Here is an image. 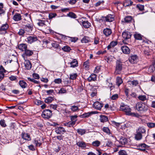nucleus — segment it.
Listing matches in <instances>:
<instances>
[{
  "instance_id": "nucleus-45",
  "label": "nucleus",
  "mask_w": 155,
  "mask_h": 155,
  "mask_svg": "<svg viewBox=\"0 0 155 155\" xmlns=\"http://www.w3.org/2000/svg\"><path fill=\"white\" fill-rule=\"evenodd\" d=\"M102 130L107 134H110V131L107 127H104L102 128Z\"/></svg>"
},
{
  "instance_id": "nucleus-29",
  "label": "nucleus",
  "mask_w": 155,
  "mask_h": 155,
  "mask_svg": "<svg viewBox=\"0 0 155 155\" xmlns=\"http://www.w3.org/2000/svg\"><path fill=\"white\" fill-rule=\"evenodd\" d=\"M91 23L87 21H83L82 22V26L85 28H88L91 26Z\"/></svg>"
},
{
  "instance_id": "nucleus-3",
  "label": "nucleus",
  "mask_w": 155,
  "mask_h": 155,
  "mask_svg": "<svg viewBox=\"0 0 155 155\" xmlns=\"http://www.w3.org/2000/svg\"><path fill=\"white\" fill-rule=\"evenodd\" d=\"M52 115V111L49 109H45L43 111L41 114V116L44 118L49 119Z\"/></svg>"
},
{
  "instance_id": "nucleus-9",
  "label": "nucleus",
  "mask_w": 155,
  "mask_h": 155,
  "mask_svg": "<svg viewBox=\"0 0 155 155\" xmlns=\"http://www.w3.org/2000/svg\"><path fill=\"white\" fill-rule=\"evenodd\" d=\"M93 107L95 109L98 110H100L103 107V104L97 101L94 103L93 104Z\"/></svg>"
},
{
  "instance_id": "nucleus-8",
  "label": "nucleus",
  "mask_w": 155,
  "mask_h": 155,
  "mask_svg": "<svg viewBox=\"0 0 155 155\" xmlns=\"http://www.w3.org/2000/svg\"><path fill=\"white\" fill-rule=\"evenodd\" d=\"M103 19L105 20L106 21L110 22L114 20V16L113 15L109 14L107 16L104 17Z\"/></svg>"
},
{
  "instance_id": "nucleus-62",
  "label": "nucleus",
  "mask_w": 155,
  "mask_h": 155,
  "mask_svg": "<svg viewBox=\"0 0 155 155\" xmlns=\"http://www.w3.org/2000/svg\"><path fill=\"white\" fill-rule=\"evenodd\" d=\"M147 126L149 127L152 128L154 127L155 124L153 123H148L147 124Z\"/></svg>"
},
{
  "instance_id": "nucleus-13",
  "label": "nucleus",
  "mask_w": 155,
  "mask_h": 155,
  "mask_svg": "<svg viewBox=\"0 0 155 155\" xmlns=\"http://www.w3.org/2000/svg\"><path fill=\"white\" fill-rule=\"evenodd\" d=\"M97 79V75L96 74H92L88 78L87 80L88 81H94Z\"/></svg>"
},
{
  "instance_id": "nucleus-24",
  "label": "nucleus",
  "mask_w": 155,
  "mask_h": 155,
  "mask_svg": "<svg viewBox=\"0 0 155 155\" xmlns=\"http://www.w3.org/2000/svg\"><path fill=\"white\" fill-rule=\"evenodd\" d=\"M123 80L122 78L120 77H117L116 78V84L118 87L119 86L123 83Z\"/></svg>"
},
{
  "instance_id": "nucleus-28",
  "label": "nucleus",
  "mask_w": 155,
  "mask_h": 155,
  "mask_svg": "<svg viewBox=\"0 0 155 155\" xmlns=\"http://www.w3.org/2000/svg\"><path fill=\"white\" fill-rule=\"evenodd\" d=\"M25 30L28 32H31L32 30L33 26L30 24H28L25 26Z\"/></svg>"
},
{
  "instance_id": "nucleus-33",
  "label": "nucleus",
  "mask_w": 155,
  "mask_h": 155,
  "mask_svg": "<svg viewBox=\"0 0 155 155\" xmlns=\"http://www.w3.org/2000/svg\"><path fill=\"white\" fill-rule=\"evenodd\" d=\"M119 142L122 145H124L127 143V139L124 137H122L120 139Z\"/></svg>"
},
{
  "instance_id": "nucleus-37",
  "label": "nucleus",
  "mask_w": 155,
  "mask_h": 155,
  "mask_svg": "<svg viewBox=\"0 0 155 155\" xmlns=\"http://www.w3.org/2000/svg\"><path fill=\"white\" fill-rule=\"evenodd\" d=\"M134 37L135 39L138 40H141L143 36L140 34L136 33L134 35Z\"/></svg>"
},
{
  "instance_id": "nucleus-30",
  "label": "nucleus",
  "mask_w": 155,
  "mask_h": 155,
  "mask_svg": "<svg viewBox=\"0 0 155 155\" xmlns=\"http://www.w3.org/2000/svg\"><path fill=\"white\" fill-rule=\"evenodd\" d=\"M45 21L41 20H38L37 21L38 25L41 27H43L45 25Z\"/></svg>"
},
{
  "instance_id": "nucleus-61",
  "label": "nucleus",
  "mask_w": 155,
  "mask_h": 155,
  "mask_svg": "<svg viewBox=\"0 0 155 155\" xmlns=\"http://www.w3.org/2000/svg\"><path fill=\"white\" fill-rule=\"evenodd\" d=\"M118 97V95L117 94L113 95L111 97V99L112 100H116Z\"/></svg>"
},
{
  "instance_id": "nucleus-35",
  "label": "nucleus",
  "mask_w": 155,
  "mask_h": 155,
  "mask_svg": "<svg viewBox=\"0 0 155 155\" xmlns=\"http://www.w3.org/2000/svg\"><path fill=\"white\" fill-rule=\"evenodd\" d=\"M148 71L150 73L155 72V67L153 65H150L148 69Z\"/></svg>"
},
{
  "instance_id": "nucleus-56",
  "label": "nucleus",
  "mask_w": 155,
  "mask_h": 155,
  "mask_svg": "<svg viewBox=\"0 0 155 155\" xmlns=\"http://www.w3.org/2000/svg\"><path fill=\"white\" fill-rule=\"evenodd\" d=\"M71 121H75V124L76 121V118L77 117V116H70Z\"/></svg>"
},
{
  "instance_id": "nucleus-40",
  "label": "nucleus",
  "mask_w": 155,
  "mask_h": 155,
  "mask_svg": "<svg viewBox=\"0 0 155 155\" xmlns=\"http://www.w3.org/2000/svg\"><path fill=\"white\" fill-rule=\"evenodd\" d=\"M25 52V54L27 56H30L33 54V52L32 51L26 49Z\"/></svg>"
},
{
  "instance_id": "nucleus-16",
  "label": "nucleus",
  "mask_w": 155,
  "mask_h": 155,
  "mask_svg": "<svg viewBox=\"0 0 155 155\" xmlns=\"http://www.w3.org/2000/svg\"><path fill=\"white\" fill-rule=\"evenodd\" d=\"M18 48L22 51H25L27 49V45L25 44H20L18 46Z\"/></svg>"
},
{
  "instance_id": "nucleus-58",
  "label": "nucleus",
  "mask_w": 155,
  "mask_h": 155,
  "mask_svg": "<svg viewBox=\"0 0 155 155\" xmlns=\"http://www.w3.org/2000/svg\"><path fill=\"white\" fill-rule=\"evenodd\" d=\"M129 115H130L135 117H139V114L137 113H131V112L130 113V114Z\"/></svg>"
},
{
  "instance_id": "nucleus-14",
  "label": "nucleus",
  "mask_w": 155,
  "mask_h": 155,
  "mask_svg": "<svg viewBox=\"0 0 155 155\" xmlns=\"http://www.w3.org/2000/svg\"><path fill=\"white\" fill-rule=\"evenodd\" d=\"M111 30L109 28H106L103 30V33L106 36H109L111 33Z\"/></svg>"
},
{
  "instance_id": "nucleus-64",
  "label": "nucleus",
  "mask_w": 155,
  "mask_h": 155,
  "mask_svg": "<svg viewBox=\"0 0 155 155\" xmlns=\"http://www.w3.org/2000/svg\"><path fill=\"white\" fill-rule=\"evenodd\" d=\"M66 91L65 89L62 88H61L60 90L59 91V94H63V93H66Z\"/></svg>"
},
{
  "instance_id": "nucleus-42",
  "label": "nucleus",
  "mask_w": 155,
  "mask_h": 155,
  "mask_svg": "<svg viewBox=\"0 0 155 155\" xmlns=\"http://www.w3.org/2000/svg\"><path fill=\"white\" fill-rule=\"evenodd\" d=\"M138 98L140 100L142 101H144L147 100L146 96L145 95H139Z\"/></svg>"
},
{
  "instance_id": "nucleus-43",
  "label": "nucleus",
  "mask_w": 155,
  "mask_h": 155,
  "mask_svg": "<svg viewBox=\"0 0 155 155\" xmlns=\"http://www.w3.org/2000/svg\"><path fill=\"white\" fill-rule=\"evenodd\" d=\"M67 15L71 18H77L76 15L74 13L71 12L67 14Z\"/></svg>"
},
{
  "instance_id": "nucleus-23",
  "label": "nucleus",
  "mask_w": 155,
  "mask_h": 155,
  "mask_svg": "<svg viewBox=\"0 0 155 155\" xmlns=\"http://www.w3.org/2000/svg\"><path fill=\"white\" fill-rule=\"evenodd\" d=\"M76 144L79 147L82 148H84L86 147V143L83 141L78 142L76 143Z\"/></svg>"
},
{
  "instance_id": "nucleus-52",
  "label": "nucleus",
  "mask_w": 155,
  "mask_h": 155,
  "mask_svg": "<svg viewBox=\"0 0 155 155\" xmlns=\"http://www.w3.org/2000/svg\"><path fill=\"white\" fill-rule=\"evenodd\" d=\"M40 140H35L34 142V143L36 145V146L40 147L41 145V143L39 142Z\"/></svg>"
},
{
  "instance_id": "nucleus-59",
  "label": "nucleus",
  "mask_w": 155,
  "mask_h": 155,
  "mask_svg": "<svg viewBox=\"0 0 155 155\" xmlns=\"http://www.w3.org/2000/svg\"><path fill=\"white\" fill-rule=\"evenodd\" d=\"M101 69V66H97L94 70V72L95 73H97L99 72Z\"/></svg>"
},
{
  "instance_id": "nucleus-41",
  "label": "nucleus",
  "mask_w": 155,
  "mask_h": 155,
  "mask_svg": "<svg viewBox=\"0 0 155 155\" xmlns=\"http://www.w3.org/2000/svg\"><path fill=\"white\" fill-rule=\"evenodd\" d=\"M128 82L130 85L134 86H136L138 84V82L137 80H134L132 81H129Z\"/></svg>"
},
{
  "instance_id": "nucleus-55",
  "label": "nucleus",
  "mask_w": 155,
  "mask_h": 155,
  "mask_svg": "<svg viewBox=\"0 0 155 155\" xmlns=\"http://www.w3.org/2000/svg\"><path fill=\"white\" fill-rule=\"evenodd\" d=\"M137 7L138 9L141 11H143L144 9V6L143 5H137Z\"/></svg>"
},
{
  "instance_id": "nucleus-50",
  "label": "nucleus",
  "mask_w": 155,
  "mask_h": 155,
  "mask_svg": "<svg viewBox=\"0 0 155 155\" xmlns=\"http://www.w3.org/2000/svg\"><path fill=\"white\" fill-rule=\"evenodd\" d=\"M77 76V74L76 73L71 74L70 75V78L72 80L76 79Z\"/></svg>"
},
{
  "instance_id": "nucleus-20",
  "label": "nucleus",
  "mask_w": 155,
  "mask_h": 155,
  "mask_svg": "<svg viewBox=\"0 0 155 155\" xmlns=\"http://www.w3.org/2000/svg\"><path fill=\"white\" fill-rule=\"evenodd\" d=\"M117 44V41H111L110 44L107 46V48L108 49H109L112 48L114 47Z\"/></svg>"
},
{
  "instance_id": "nucleus-47",
  "label": "nucleus",
  "mask_w": 155,
  "mask_h": 155,
  "mask_svg": "<svg viewBox=\"0 0 155 155\" xmlns=\"http://www.w3.org/2000/svg\"><path fill=\"white\" fill-rule=\"evenodd\" d=\"M100 142L98 140H96L94 141L92 143L93 146L95 147H98L100 144Z\"/></svg>"
},
{
  "instance_id": "nucleus-2",
  "label": "nucleus",
  "mask_w": 155,
  "mask_h": 155,
  "mask_svg": "<svg viewBox=\"0 0 155 155\" xmlns=\"http://www.w3.org/2000/svg\"><path fill=\"white\" fill-rule=\"evenodd\" d=\"M132 35V34L129 32L126 31H124L122 35L123 38L124 39L123 40V42L125 44H128L127 40L131 38Z\"/></svg>"
},
{
  "instance_id": "nucleus-32",
  "label": "nucleus",
  "mask_w": 155,
  "mask_h": 155,
  "mask_svg": "<svg viewBox=\"0 0 155 155\" xmlns=\"http://www.w3.org/2000/svg\"><path fill=\"white\" fill-rule=\"evenodd\" d=\"M142 138V135L136 132V134H135V138L137 140H140Z\"/></svg>"
},
{
  "instance_id": "nucleus-10",
  "label": "nucleus",
  "mask_w": 155,
  "mask_h": 155,
  "mask_svg": "<svg viewBox=\"0 0 155 155\" xmlns=\"http://www.w3.org/2000/svg\"><path fill=\"white\" fill-rule=\"evenodd\" d=\"M22 138L25 140H31L30 135L28 133L23 132L21 134Z\"/></svg>"
},
{
  "instance_id": "nucleus-18",
  "label": "nucleus",
  "mask_w": 155,
  "mask_h": 155,
  "mask_svg": "<svg viewBox=\"0 0 155 155\" xmlns=\"http://www.w3.org/2000/svg\"><path fill=\"white\" fill-rule=\"evenodd\" d=\"M100 120L101 122L104 123L108 121V117L107 116L101 115L100 116Z\"/></svg>"
},
{
  "instance_id": "nucleus-39",
  "label": "nucleus",
  "mask_w": 155,
  "mask_h": 155,
  "mask_svg": "<svg viewBox=\"0 0 155 155\" xmlns=\"http://www.w3.org/2000/svg\"><path fill=\"white\" fill-rule=\"evenodd\" d=\"M70 109L73 112H76L79 110L78 107L77 106L75 105L71 106Z\"/></svg>"
},
{
  "instance_id": "nucleus-44",
  "label": "nucleus",
  "mask_w": 155,
  "mask_h": 155,
  "mask_svg": "<svg viewBox=\"0 0 155 155\" xmlns=\"http://www.w3.org/2000/svg\"><path fill=\"white\" fill-rule=\"evenodd\" d=\"M5 11L3 9V5L2 3H0V15L5 13Z\"/></svg>"
},
{
  "instance_id": "nucleus-53",
  "label": "nucleus",
  "mask_w": 155,
  "mask_h": 155,
  "mask_svg": "<svg viewBox=\"0 0 155 155\" xmlns=\"http://www.w3.org/2000/svg\"><path fill=\"white\" fill-rule=\"evenodd\" d=\"M119 155H127V152L124 150H121L118 152Z\"/></svg>"
},
{
  "instance_id": "nucleus-4",
  "label": "nucleus",
  "mask_w": 155,
  "mask_h": 155,
  "mask_svg": "<svg viewBox=\"0 0 155 155\" xmlns=\"http://www.w3.org/2000/svg\"><path fill=\"white\" fill-rule=\"evenodd\" d=\"M120 109L121 110L125 112L127 115H129L131 111V109L130 107L128 106L125 105L121 106Z\"/></svg>"
},
{
  "instance_id": "nucleus-17",
  "label": "nucleus",
  "mask_w": 155,
  "mask_h": 155,
  "mask_svg": "<svg viewBox=\"0 0 155 155\" xmlns=\"http://www.w3.org/2000/svg\"><path fill=\"white\" fill-rule=\"evenodd\" d=\"M21 16L20 14L16 13L13 17V19L15 21H19L21 20Z\"/></svg>"
},
{
  "instance_id": "nucleus-7",
  "label": "nucleus",
  "mask_w": 155,
  "mask_h": 155,
  "mask_svg": "<svg viewBox=\"0 0 155 155\" xmlns=\"http://www.w3.org/2000/svg\"><path fill=\"white\" fill-rule=\"evenodd\" d=\"M38 40L37 37L36 36H30L28 37L26 39L27 42L30 44H31Z\"/></svg>"
},
{
  "instance_id": "nucleus-63",
  "label": "nucleus",
  "mask_w": 155,
  "mask_h": 155,
  "mask_svg": "<svg viewBox=\"0 0 155 155\" xmlns=\"http://www.w3.org/2000/svg\"><path fill=\"white\" fill-rule=\"evenodd\" d=\"M112 123L113 126H116V127H119V126L120 124V123H117L114 121H112Z\"/></svg>"
},
{
  "instance_id": "nucleus-57",
  "label": "nucleus",
  "mask_w": 155,
  "mask_h": 155,
  "mask_svg": "<svg viewBox=\"0 0 155 155\" xmlns=\"http://www.w3.org/2000/svg\"><path fill=\"white\" fill-rule=\"evenodd\" d=\"M0 124L3 127H5L6 126L5 120L4 119L2 120H0Z\"/></svg>"
},
{
  "instance_id": "nucleus-5",
  "label": "nucleus",
  "mask_w": 155,
  "mask_h": 155,
  "mask_svg": "<svg viewBox=\"0 0 155 155\" xmlns=\"http://www.w3.org/2000/svg\"><path fill=\"white\" fill-rule=\"evenodd\" d=\"M122 69V64L121 62L119 61H117L116 66L115 73L116 74H119Z\"/></svg>"
},
{
  "instance_id": "nucleus-21",
  "label": "nucleus",
  "mask_w": 155,
  "mask_h": 155,
  "mask_svg": "<svg viewBox=\"0 0 155 155\" xmlns=\"http://www.w3.org/2000/svg\"><path fill=\"white\" fill-rule=\"evenodd\" d=\"M139 149L142 151L145 150V148H148L149 146L145 143H141L139 144Z\"/></svg>"
},
{
  "instance_id": "nucleus-11",
  "label": "nucleus",
  "mask_w": 155,
  "mask_h": 155,
  "mask_svg": "<svg viewBox=\"0 0 155 155\" xmlns=\"http://www.w3.org/2000/svg\"><path fill=\"white\" fill-rule=\"evenodd\" d=\"M137 57L136 55L131 56L129 58V61L132 64H134L137 62Z\"/></svg>"
},
{
  "instance_id": "nucleus-38",
  "label": "nucleus",
  "mask_w": 155,
  "mask_h": 155,
  "mask_svg": "<svg viewBox=\"0 0 155 155\" xmlns=\"http://www.w3.org/2000/svg\"><path fill=\"white\" fill-rule=\"evenodd\" d=\"M54 100V98L52 97H48L45 99V102L47 104L51 103Z\"/></svg>"
},
{
  "instance_id": "nucleus-36",
  "label": "nucleus",
  "mask_w": 155,
  "mask_h": 155,
  "mask_svg": "<svg viewBox=\"0 0 155 155\" xmlns=\"http://www.w3.org/2000/svg\"><path fill=\"white\" fill-rule=\"evenodd\" d=\"M65 126H67L68 127H72L75 124V121H69L68 123H66L64 124Z\"/></svg>"
},
{
  "instance_id": "nucleus-1",
  "label": "nucleus",
  "mask_w": 155,
  "mask_h": 155,
  "mask_svg": "<svg viewBox=\"0 0 155 155\" xmlns=\"http://www.w3.org/2000/svg\"><path fill=\"white\" fill-rule=\"evenodd\" d=\"M136 109L140 112H143L147 111L148 108V106L145 103L142 102L137 103L136 105Z\"/></svg>"
},
{
  "instance_id": "nucleus-12",
  "label": "nucleus",
  "mask_w": 155,
  "mask_h": 155,
  "mask_svg": "<svg viewBox=\"0 0 155 155\" xmlns=\"http://www.w3.org/2000/svg\"><path fill=\"white\" fill-rule=\"evenodd\" d=\"M121 49L123 53L126 54H128L130 53V49L126 46H123L121 47Z\"/></svg>"
},
{
  "instance_id": "nucleus-54",
  "label": "nucleus",
  "mask_w": 155,
  "mask_h": 155,
  "mask_svg": "<svg viewBox=\"0 0 155 155\" xmlns=\"http://www.w3.org/2000/svg\"><path fill=\"white\" fill-rule=\"evenodd\" d=\"M25 33V31L24 29H21L19 30V31L18 32V34L20 36H23Z\"/></svg>"
},
{
  "instance_id": "nucleus-46",
  "label": "nucleus",
  "mask_w": 155,
  "mask_h": 155,
  "mask_svg": "<svg viewBox=\"0 0 155 155\" xmlns=\"http://www.w3.org/2000/svg\"><path fill=\"white\" fill-rule=\"evenodd\" d=\"M62 49L63 51L66 52L69 51L71 50L69 46H64L62 48Z\"/></svg>"
},
{
  "instance_id": "nucleus-49",
  "label": "nucleus",
  "mask_w": 155,
  "mask_h": 155,
  "mask_svg": "<svg viewBox=\"0 0 155 155\" xmlns=\"http://www.w3.org/2000/svg\"><path fill=\"white\" fill-rule=\"evenodd\" d=\"M77 132L80 134L82 135L85 133V131L84 130L78 129L77 130Z\"/></svg>"
},
{
  "instance_id": "nucleus-19",
  "label": "nucleus",
  "mask_w": 155,
  "mask_h": 155,
  "mask_svg": "<svg viewBox=\"0 0 155 155\" xmlns=\"http://www.w3.org/2000/svg\"><path fill=\"white\" fill-rule=\"evenodd\" d=\"M24 64L27 69L29 70L31 68V64L29 60L26 61L24 63Z\"/></svg>"
},
{
  "instance_id": "nucleus-34",
  "label": "nucleus",
  "mask_w": 155,
  "mask_h": 155,
  "mask_svg": "<svg viewBox=\"0 0 155 155\" xmlns=\"http://www.w3.org/2000/svg\"><path fill=\"white\" fill-rule=\"evenodd\" d=\"M90 41V38L87 36H84L81 40V42L82 43H88Z\"/></svg>"
},
{
  "instance_id": "nucleus-51",
  "label": "nucleus",
  "mask_w": 155,
  "mask_h": 155,
  "mask_svg": "<svg viewBox=\"0 0 155 155\" xmlns=\"http://www.w3.org/2000/svg\"><path fill=\"white\" fill-rule=\"evenodd\" d=\"M27 79L28 81H29L31 82H33L37 84H39V81L35 80L33 78H28Z\"/></svg>"
},
{
  "instance_id": "nucleus-6",
  "label": "nucleus",
  "mask_w": 155,
  "mask_h": 155,
  "mask_svg": "<svg viewBox=\"0 0 155 155\" xmlns=\"http://www.w3.org/2000/svg\"><path fill=\"white\" fill-rule=\"evenodd\" d=\"M9 28L8 25L6 23L3 25L0 28V34H5L7 33V30Z\"/></svg>"
},
{
  "instance_id": "nucleus-26",
  "label": "nucleus",
  "mask_w": 155,
  "mask_h": 155,
  "mask_svg": "<svg viewBox=\"0 0 155 155\" xmlns=\"http://www.w3.org/2000/svg\"><path fill=\"white\" fill-rule=\"evenodd\" d=\"M137 132L141 134H143L146 133V130L143 127H140L138 128L137 130Z\"/></svg>"
},
{
  "instance_id": "nucleus-25",
  "label": "nucleus",
  "mask_w": 155,
  "mask_h": 155,
  "mask_svg": "<svg viewBox=\"0 0 155 155\" xmlns=\"http://www.w3.org/2000/svg\"><path fill=\"white\" fill-rule=\"evenodd\" d=\"M71 64V67L74 68L77 67L78 65V61L76 59H74L73 61L70 63Z\"/></svg>"
},
{
  "instance_id": "nucleus-60",
  "label": "nucleus",
  "mask_w": 155,
  "mask_h": 155,
  "mask_svg": "<svg viewBox=\"0 0 155 155\" xmlns=\"http://www.w3.org/2000/svg\"><path fill=\"white\" fill-rule=\"evenodd\" d=\"M54 81L55 83L59 84L61 83L62 82V80L61 78H57L55 79Z\"/></svg>"
},
{
  "instance_id": "nucleus-22",
  "label": "nucleus",
  "mask_w": 155,
  "mask_h": 155,
  "mask_svg": "<svg viewBox=\"0 0 155 155\" xmlns=\"http://www.w3.org/2000/svg\"><path fill=\"white\" fill-rule=\"evenodd\" d=\"M93 114L94 113L93 112H88L84 114H83L81 115H80V117L81 118L88 117Z\"/></svg>"
},
{
  "instance_id": "nucleus-48",
  "label": "nucleus",
  "mask_w": 155,
  "mask_h": 155,
  "mask_svg": "<svg viewBox=\"0 0 155 155\" xmlns=\"http://www.w3.org/2000/svg\"><path fill=\"white\" fill-rule=\"evenodd\" d=\"M132 20V18L131 16H127L124 18V20L126 22L129 23Z\"/></svg>"
},
{
  "instance_id": "nucleus-15",
  "label": "nucleus",
  "mask_w": 155,
  "mask_h": 155,
  "mask_svg": "<svg viewBox=\"0 0 155 155\" xmlns=\"http://www.w3.org/2000/svg\"><path fill=\"white\" fill-rule=\"evenodd\" d=\"M55 132L57 134H61L65 132L64 128L62 127H59L55 129Z\"/></svg>"
},
{
  "instance_id": "nucleus-31",
  "label": "nucleus",
  "mask_w": 155,
  "mask_h": 155,
  "mask_svg": "<svg viewBox=\"0 0 155 155\" xmlns=\"http://www.w3.org/2000/svg\"><path fill=\"white\" fill-rule=\"evenodd\" d=\"M133 3V2L131 0H126L124 3L123 5L125 7L130 6L132 5Z\"/></svg>"
},
{
  "instance_id": "nucleus-27",
  "label": "nucleus",
  "mask_w": 155,
  "mask_h": 155,
  "mask_svg": "<svg viewBox=\"0 0 155 155\" xmlns=\"http://www.w3.org/2000/svg\"><path fill=\"white\" fill-rule=\"evenodd\" d=\"M19 84L20 87L22 88H26L27 86V84L26 82L23 80L20 81L19 82Z\"/></svg>"
}]
</instances>
